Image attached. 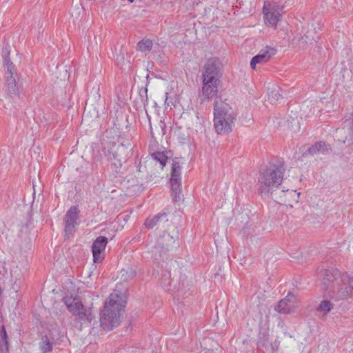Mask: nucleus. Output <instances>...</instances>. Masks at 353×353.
I'll return each instance as SVG.
<instances>
[{"label":"nucleus","instance_id":"obj_1","mask_svg":"<svg viewBox=\"0 0 353 353\" xmlns=\"http://www.w3.org/2000/svg\"><path fill=\"white\" fill-rule=\"evenodd\" d=\"M117 128H111L105 131V135L108 139L112 138V141L102 143V152L109 162L108 169L115 176L123 174V162L127 156L132 145L129 139H126L124 133L117 134Z\"/></svg>","mask_w":353,"mask_h":353},{"label":"nucleus","instance_id":"obj_2","mask_svg":"<svg viewBox=\"0 0 353 353\" xmlns=\"http://www.w3.org/2000/svg\"><path fill=\"white\" fill-rule=\"evenodd\" d=\"M285 171L284 162L279 160L270 163L265 169L259 171V192L262 197H271L278 203L285 202L283 196L286 190L283 189L278 191L283 182Z\"/></svg>","mask_w":353,"mask_h":353},{"label":"nucleus","instance_id":"obj_3","mask_svg":"<svg viewBox=\"0 0 353 353\" xmlns=\"http://www.w3.org/2000/svg\"><path fill=\"white\" fill-rule=\"evenodd\" d=\"M236 120L234 111L231 105L221 98L214 102V126L219 134L232 132Z\"/></svg>","mask_w":353,"mask_h":353},{"label":"nucleus","instance_id":"obj_4","mask_svg":"<svg viewBox=\"0 0 353 353\" xmlns=\"http://www.w3.org/2000/svg\"><path fill=\"white\" fill-rule=\"evenodd\" d=\"M120 299L118 295H111L105 302L100 313V325L103 330H110L119 325L125 303Z\"/></svg>","mask_w":353,"mask_h":353},{"label":"nucleus","instance_id":"obj_5","mask_svg":"<svg viewBox=\"0 0 353 353\" xmlns=\"http://www.w3.org/2000/svg\"><path fill=\"white\" fill-rule=\"evenodd\" d=\"M68 310L77 317L74 321L81 323V325L89 326L94 319L90 309H87L82 303L81 299L72 296H65L63 299Z\"/></svg>","mask_w":353,"mask_h":353},{"label":"nucleus","instance_id":"obj_6","mask_svg":"<svg viewBox=\"0 0 353 353\" xmlns=\"http://www.w3.org/2000/svg\"><path fill=\"white\" fill-rule=\"evenodd\" d=\"M181 163L179 158L175 157L172 160L170 184L172 199L174 202L181 200Z\"/></svg>","mask_w":353,"mask_h":353},{"label":"nucleus","instance_id":"obj_7","mask_svg":"<svg viewBox=\"0 0 353 353\" xmlns=\"http://www.w3.org/2000/svg\"><path fill=\"white\" fill-rule=\"evenodd\" d=\"M345 272L339 271L334 268L321 269L319 272V277L321 280L324 290L330 289L333 292H336V286L340 285L341 279Z\"/></svg>","mask_w":353,"mask_h":353},{"label":"nucleus","instance_id":"obj_8","mask_svg":"<svg viewBox=\"0 0 353 353\" xmlns=\"http://www.w3.org/2000/svg\"><path fill=\"white\" fill-rule=\"evenodd\" d=\"M283 6L276 2H265L263 8L265 23L276 28L281 17Z\"/></svg>","mask_w":353,"mask_h":353},{"label":"nucleus","instance_id":"obj_9","mask_svg":"<svg viewBox=\"0 0 353 353\" xmlns=\"http://www.w3.org/2000/svg\"><path fill=\"white\" fill-rule=\"evenodd\" d=\"M172 228H173L172 231H170V228L163 231L158 239L159 248L166 252L176 249L179 245L178 243L179 237V230L174 225Z\"/></svg>","mask_w":353,"mask_h":353},{"label":"nucleus","instance_id":"obj_10","mask_svg":"<svg viewBox=\"0 0 353 353\" xmlns=\"http://www.w3.org/2000/svg\"><path fill=\"white\" fill-rule=\"evenodd\" d=\"M223 65L218 58H212L209 59L204 66V72L202 74L203 79L213 81H220L222 76Z\"/></svg>","mask_w":353,"mask_h":353},{"label":"nucleus","instance_id":"obj_11","mask_svg":"<svg viewBox=\"0 0 353 353\" xmlns=\"http://www.w3.org/2000/svg\"><path fill=\"white\" fill-rule=\"evenodd\" d=\"M6 97L12 100L11 102L19 103L20 101L21 86L19 84V79L17 81L15 77L6 76Z\"/></svg>","mask_w":353,"mask_h":353},{"label":"nucleus","instance_id":"obj_12","mask_svg":"<svg viewBox=\"0 0 353 353\" xmlns=\"http://www.w3.org/2000/svg\"><path fill=\"white\" fill-rule=\"evenodd\" d=\"M219 84L220 81H213L212 79L210 80L203 79L201 100L203 101L204 100L209 101L212 99L221 98L217 97Z\"/></svg>","mask_w":353,"mask_h":353},{"label":"nucleus","instance_id":"obj_13","mask_svg":"<svg viewBox=\"0 0 353 353\" xmlns=\"http://www.w3.org/2000/svg\"><path fill=\"white\" fill-rule=\"evenodd\" d=\"M108 243V238L103 236H98L92 243V252L93 261L99 263L104 259L103 252Z\"/></svg>","mask_w":353,"mask_h":353},{"label":"nucleus","instance_id":"obj_14","mask_svg":"<svg viewBox=\"0 0 353 353\" xmlns=\"http://www.w3.org/2000/svg\"><path fill=\"white\" fill-rule=\"evenodd\" d=\"M335 292L341 299H345L353 294V277H350L345 272L341 279L340 285L336 286Z\"/></svg>","mask_w":353,"mask_h":353},{"label":"nucleus","instance_id":"obj_15","mask_svg":"<svg viewBox=\"0 0 353 353\" xmlns=\"http://www.w3.org/2000/svg\"><path fill=\"white\" fill-rule=\"evenodd\" d=\"M276 53L275 49L271 47H265L260 50L258 54L255 55L250 61L251 68L256 69V65L268 62L270 59Z\"/></svg>","mask_w":353,"mask_h":353},{"label":"nucleus","instance_id":"obj_16","mask_svg":"<svg viewBox=\"0 0 353 353\" xmlns=\"http://www.w3.org/2000/svg\"><path fill=\"white\" fill-rule=\"evenodd\" d=\"M256 345L259 349L263 350H268L270 348L272 351H274L277 348L270 341L268 330L263 327L260 328Z\"/></svg>","mask_w":353,"mask_h":353},{"label":"nucleus","instance_id":"obj_17","mask_svg":"<svg viewBox=\"0 0 353 353\" xmlns=\"http://www.w3.org/2000/svg\"><path fill=\"white\" fill-rule=\"evenodd\" d=\"M168 221V214L164 212H159V214L152 216L148 217L145 222L144 225L148 229H152L154 227H160L161 225Z\"/></svg>","mask_w":353,"mask_h":353},{"label":"nucleus","instance_id":"obj_18","mask_svg":"<svg viewBox=\"0 0 353 353\" xmlns=\"http://www.w3.org/2000/svg\"><path fill=\"white\" fill-rule=\"evenodd\" d=\"M55 343V339L51 334L42 335L41 340L39 343V350L41 353H49L53 350V346Z\"/></svg>","mask_w":353,"mask_h":353},{"label":"nucleus","instance_id":"obj_19","mask_svg":"<svg viewBox=\"0 0 353 353\" xmlns=\"http://www.w3.org/2000/svg\"><path fill=\"white\" fill-rule=\"evenodd\" d=\"M291 298H294V295L291 292H289L284 299L281 300L278 303L276 310H277L279 313H290L292 307V303H291Z\"/></svg>","mask_w":353,"mask_h":353},{"label":"nucleus","instance_id":"obj_20","mask_svg":"<svg viewBox=\"0 0 353 353\" xmlns=\"http://www.w3.org/2000/svg\"><path fill=\"white\" fill-rule=\"evenodd\" d=\"M329 149L330 148L328 147V145H327L324 141H319L312 145L303 155H305L307 153L312 155L318 154H325L328 152Z\"/></svg>","mask_w":353,"mask_h":353},{"label":"nucleus","instance_id":"obj_21","mask_svg":"<svg viewBox=\"0 0 353 353\" xmlns=\"http://www.w3.org/2000/svg\"><path fill=\"white\" fill-rule=\"evenodd\" d=\"M136 102L137 109L141 108L142 107L144 108V109L146 108V106L148 104L147 85L139 89V97Z\"/></svg>","mask_w":353,"mask_h":353},{"label":"nucleus","instance_id":"obj_22","mask_svg":"<svg viewBox=\"0 0 353 353\" xmlns=\"http://www.w3.org/2000/svg\"><path fill=\"white\" fill-rule=\"evenodd\" d=\"M0 353H9L8 336L3 325L0 330Z\"/></svg>","mask_w":353,"mask_h":353},{"label":"nucleus","instance_id":"obj_23","mask_svg":"<svg viewBox=\"0 0 353 353\" xmlns=\"http://www.w3.org/2000/svg\"><path fill=\"white\" fill-rule=\"evenodd\" d=\"M137 275V271L134 268L132 267H128L126 268H123L120 271L119 278L120 280L124 282H128L130 280H132Z\"/></svg>","mask_w":353,"mask_h":353},{"label":"nucleus","instance_id":"obj_24","mask_svg":"<svg viewBox=\"0 0 353 353\" xmlns=\"http://www.w3.org/2000/svg\"><path fill=\"white\" fill-rule=\"evenodd\" d=\"M79 210L77 206H72L66 212L64 217V222L77 223Z\"/></svg>","mask_w":353,"mask_h":353},{"label":"nucleus","instance_id":"obj_25","mask_svg":"<svg viewBox=\"0 0 353 353\" xmlns=\"http://www.w3.org/2000/svg\"><path fill=\"white\" fill-rule=\"evenodd\" d=\"M161 284L168 291H172V284L174 280L171 279V274L169 271L165 270L161 272Z\"/></svg>","mask_w":353,"mask_h":353},{"label":"nucleus","instance_id":"obj_26","mask_svg":"<svg viewBox=\"0 0 353 353\" xmlns=\"http://www.w3.org/2000/svg\"><path fill=\"white\" fill-rule=\"evenodd\" d=\"M153 46V43L150 39H142L138 42L137 45V50L138 51L145 52L147 51H150Z\"/></svg>","mask_w":353,"mask_h":353},{"label":"nucleus","instance_id":"obj_27","mask_svg":"<svg viewBox=\"0 0 353 353\" xmlns=\"http://www.w3.org/2000/svg\"><path fill=\"white\" fill-rule=\"evenodd\" d=\"M334 307V304L328 300H323L318 307L316 310L319 312H323L324 314L329 313Z\"/></svg>","mask_w":353,"mask_h":353},{"label":"nucleus","instance_id":"obj_28","mask_svg":"<svg viewBox=\"0 0 353 353\" xmlns=\"http://www.w3.org/2000/svg\"><path fill=\"white\" fill-rule=\"evenodd\" d=\"M3 68L8 66L10 63H12L10 60V46L8 44L5 45L2 48L1 52Z\"/></svg>","mask_w":353,"mask_h":353},{"label":"nucleus","instance_id":"obj_29","mask_svg":"<svg viewBox=\"0 0 353 353\" xmlns=\"http://www.w3.org/2000/svg\"><path fill=\"white\" fill-rule=\"evenodd\" d=\"M184 284V281L180 282L179 283V288L176 290V292L177 293V296L179 297H182L185 299L190 296L192 294L193 291L191 290L190 288H188V290L185 289Z\"/></svg>","mask_w":353,"mask_h":353},{"label":"nucleus","instance_id":"obj_30","mask_svg":"<svg viewBox=\"0 0 353 353\" xmlns=\"http://www.w3.org/2000/svg\"><path fill=\"white\" fill-rule=\"evenodd\" d=\"M152 157L156 161L159 162L162 167L165 166L168 161V157L165 155L164 152H154L152 154Z\"/></svg>","mask_w":353,"mask_h":353},{"label":"nucleus","instance_id":"obj_31","mask_svg":"<svg viewBox=\"0 0 353 353\" xmlns=\"http://www.w3.org/2000/svg\"><path fill=\"white\" fill-rule=\"evenodd\" d=\"M64 224H65V229H64L65 236L67 239H69L71 236H72L73 232L75 230V228L78 223L64 222Z\"/></svg>","mask_w":353,"mask_h":353},{"label":"nucleus","instance_id":"obj_32","mask_svg":"<svg viewBox=\"0 0 353 353\" xmlns=\"http://www.w3.org/2000/svg\"><path fill=\"white\" fill-rule=\"evenodd\" d=\"M8 66L4 67V70H6V76H12V77H17V69L13 63H9Z\"/></svg>","mask_w":353,"mask_h":353},{"label":"nucleus","instance_id":"obj_33","mask_svg":"<svg viewBox=\"0 0 353 353\" xmlns=\"http://www.w3.org/2000/svg\"><path fill=\"white\" fill-rule=\"evenodd\" d=\"M272 98H274L276 101H278L281 97V94L279 93V92L275 90L272 91Z\"/></svg>","mask_w":353,"mask_h":353},{"label":"nucleus","instance_id":"obj_34","mask_svg":"<svg viewBox=\"0 0 353 353\" xmlns=\"http://www.w3.org/2000/svg\"><path fill=\"white\" fill-rule=\"evenodd\" d=\"M165 127H166L165 123L164 122L161 121L160 128L163 130V134H165L164 130H165Z\"/></svg>","mask_w":353,"mask_h":353},{"label":"nucleus","instance_id":"obj_35","mask_svg":"<svg viewBox=\"0 0 353 353\" xmlns=\"http://www.w3.org/2000/svg\"><path fill=\"white\" fill-rule=\"evenodd\" d=\"M350 130H351V134H350L351 141H352V143H353V123H352V126L350 128Z\"/></svg>","mask_w":353,"mask_h":353},{"label":"nucleus","instance_id":"obj_36","mask_svg":"<svg viewBox=\"0 0 353 353\" xmlns=\"http://www.w3.org/2000/svg\"><path fill=\"white\" fill-rule=\"evenodd\" d=\"M94 160L95 161H99V156H98V155H97V154H94Z\"/></svg>","mask_w":353,"mask_h":353},{"label":"nucleus","instance_id":"obj_37","mask_svg":"<svg viewBox=\"0 0 353 353\" xmlns=\"http://www.w3.org/2000/svg\"><path fill=\"white\" fill-rule=\"evenodd\" d=\"M137 170H138L139 172H141V165H140V163L138 164V165L137 166Z\"/></svg>","mask_w":353,"mask_h":353},{"label":"nucleus","instance_id":"obj_38","mask_svg":"<svg viewBox=\"0 0 353 353\" xmlns=\"http://www.w3.org/2000/svg\"><path fill=\"white\" fill-rule=\"evenodd\" d=\"M168 92L165 93V103H167L168 105H169V103L167 102L168 101Z\"/></svg>","mask_w":353,"mask_h":353},{"label":"nucleus","instance_id":"obj_39","mask_svg":"<svg viewBox=\"0 0 353 353\" xmlns=\"http://www.w3.org/2000/svg\"><path fill=\"white\" fill-rule=\"evenodd\" d=\"M10 274H11V276L13 277V270H10Z\"/></svg>","mask_w":353,"mask_h":353},{"label":"nucleus","instance_id":"obj_40","mask_svg":"<svg viewBox=\"0 0 353 353\" xmlns=\"http://www.w3.org/2000/svg\"><path fill=\"white\" fill-rule=\"evenodd\" d=\"M130 3H133L134 0H128Z\"/></svg>","mask_w":353,"mask_h":353},{"label":"nucleus","instance_id":"obj_41","mask_svg":"<svg viewBox=\"0 0 353 353\" xmlns=\"http://www.w3.org/2000/svg\"><path fill=\"white\" fill-rule=\"evenodd\" d=\"M157 252L155 253V260H157Z\"/></svg>","mask_w":353,"mask_h":353}]
</instances>
